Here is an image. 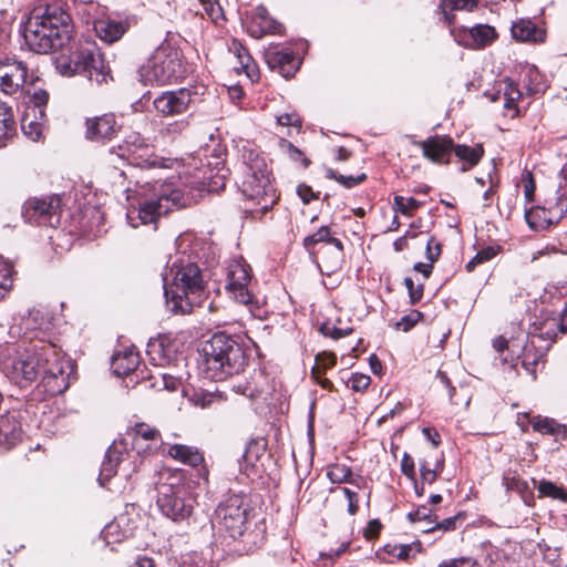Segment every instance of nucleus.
Here are the masks:
<instances>
[{
  "mask_svg": "<svg viewBox=\"0 0 567 567\" xmlns=\"http://www.w3.org/2000/svg\"><path fill=\"white\" fill-rule=\"evenodd\" d=\"M384 550L399 560H409L411 557H414L422 550V545L420 543H411L405 545H386Z\"/></svg>",
  "mask_w": 567,
  "mask_h": 567,
  "instance_id": "f704fd0d",
  "label": "nucleus"
},
{
  "mask_svg": "<svg viewBox=\"0 0 567 567\" xmlns=\"http://www.w3.org/2000/svg\"><path fill=\"white\" fill-rule=\"evenodd\" d=\"M207 378L221 381L244 369L246 357L241 344L225 333H215L203 347Z\"/></svg>",
  "mask_w": 567,
  "mask_h": 567,
  "instance_id": "423d86ee",
  "label": "nucleus"
},
{
  "mask_svg": "<svg viewBox=\"0 0 567 567\" xmlns=\"http://www.w3.org/2000/svg\"><path fill=\"white\" fill-rule=\"evenodd\" d=\"M439 567H477L476 561L471 557H460L442 561Z\"/></svg>",
  "mask_w": 567,
  "mask_h": 567,
  "instance_id": "13d9d810",
  "label": "nucleus"
},
{
  "mask_svg": "<svg viewBox=\"0 0 567 567\" xmlns=\"http://www.w3.org/2000/svg\"><path fill=\"white\" fill-rule=\"evenodd\" d=\"M122 453L117 450L116 445L111 446L102 463L99 481L102 486L115 475L116 468L120 465Z\"/></svg>",
  "mask_w": 567,
  "mask_h": 567,
  "instance_id": "cd10ccee",
  "label": "nucleus"
},
{
  "mask_svg": "<svg viewBox=\"0 0 567 567\" xmlns=\"http://www.w3.org/2000/svg\"><path fill=\"white\" fill-rule=\"evenodd\" d=\"M281 24L275 21L264 6H258L248 24V32L255 39H260L265 34L280 33Z\"/></svg>",
  "mask_w": 567,
  "mask_h": 567,
  "instance_id": "6ab92c4d",
  "label": "nucleus"
},
{
  "mask_svg": "<svg viewBox=\"0 0 567 567\" xmlns=\"http://www.w3.org/2000/svg\"><path fill=\"white\" fill-rule=\"evenodd\" d=\"M560 175H561L563 179L565 181V184L563 186L565 188L564 194L556 199L555 205H553L551 202L546 200V204L548 205V209L550 212L554 209L556 210L554 217L557 220L560 219L561 216L564 215V213L567 210V197H565V194L567 193V164L564 165V167L561 168Z\"/></svg>",
  "mask_w": 567,
  "mask_h": 567,
  "instance_id": "4c0bfd02",
  "label": "nucleus"
},
{
  "mask_svg": "<svg viewBox=\"0 0 567 567\" xmlns=\"http://www.w3.org/2000/svg\"><path fill=\"white\" fill-rule=\"evenodd\" d=\"M205 14L214 23H219L225 20L223 8L218 0H199Z\"/></svg>",
  "mask_w": 567,
  "mask_h": 567,
  "instance_id": "ea45409f",
  "label": "nucleus"
},
{
  "mask_svg": "<svg viewBox=\"0 0 567 567\" xmlns=\"http://www.w3.org/2000/svg\"><path fill=\"white\" fill-rule=\"evenodd\" d=\"M320 330L324 336L331 337L336 340L349 336L352 332L351 327L338 328L329 322L323 323Z\"/></svg>",
  "mask_w": 567,
  "mask_h": 567,
  "instance_id": "8fccbe9b",
  "label": "nucleus"
},
{
  "mask_svg": "<svg viewBox=\"0 0 567 567\" xmlns=\"http://www.w3.org/2000/svg\"><path fill=\"white\" fill-rule=\"evenodd\" d=\"M538 492L542 496L551 497L554 499H567V495L564 489L549 481H540L538 484Z\"/></svg>",
  "mask_w": 567,
  "mask_h": 567,
  "instance_id": "79ce46f5",
  "label": "nucleus"
},
{
  "mask_svg": "<svg viewBox=\"0 0 567 567\" xmlns=\"http://www.w3.org/2000/svg\"><path fill=\"white\" fill-rule=\"evenodd\" d=\"M477 4V0H449L452 10L472 11Z\"/></svg>",
  "mask_w": 567,
  "mask_h": 567,
  "instance_id": "69168bd1",
  "label": "nucleus"
},
{
  "mask_svg": "<svg viewBox=\"0 0 567 567\" xmlns=\"http://www.w3.org/2000/svg\"><path fill=\"white\" fill-rule=\"evenodd\" d=\"M231 50L234 51L239 65L243 69L248 70L250 66L251 58H250L249 53L247 52V50L239 42H237L235 40L233 41Z\"/></svg>",
  "mask_w": 567,
  "mask_h": 567,
  "instance_id": "603ef678",
  "label": "nucleus"
},
{
  "mask_svg": "<svg viewBox=\"0 0 567 567\" xmlns=\"http://www.w3.org/2000/svg\"><path fill=\"white\" fill-rule=\"evenodd\" d=\"M13 266L8 261L0 260V288L9 290L12 287Z\"/></svg>",
  "mask_w": 567,
  "mask_h": 567,
  "instance_id": "09e8293b",
  "label": "nucleus"
},
{
  "mask_svg": "<svg viewBox=\"0 0 567 567\" xmlns=\"http://www.w3.org/2000/svg\"><path fill=\"white\" fill-rule=\"evenodd\" d=\"M181 52L169 44H162L140 68V80L144 84L164 85L184 78Z\"/></svg>",
  "mask_w": 567,
  "mask_h": 567,
  "instance_id": "1a4fd4ad",
  "label": "nucleus"
},
{
  "mask_svg": "<svg viewBox=\"0 0 567 567\" xmlns=\"http://www.w3.org/2000/svg\"><path fill=\"white\" fill-rule=\"evenodd\" d=\"M183 205V193L173 188L171 184H162L151 196L141 198L136 207L127 210L126 217L134 228L140 225L155 224L157 219L167 214L173 207Z\"/></svg>",
  "mask_w": 567,
  "mask_h": 567,
  "instance_id": "6e6552de",
  "label": "nucleus"
},
{
  "mask_svg": "<svg viewBox=\"0 0 567 567\" xmlns=\"http://www.w3.org/2000/svg\"><path fill=\"white\" fill-rule=\"evenodd\" d=\"M401 472L411 481H415V465L413 458L406 452L401 460Z\"/></svg>",
  "mask_w": 567,
  "mask_h": 567,
  "instance_id": "4d7b16f0",
  "label": "nucleus"
},
{
  "mask_svg": "<svg viewBox=\"0 0 567 567\" xmlns=\"http://www.w3.org/2000/svg\"><path fill=\"white\" fill-rule=\"evenodd\" d=\"M250 507L240 495L233 494L223 501L215 512V525L236 539L247 529Z\"/></svg>",
  "mask_w": 567,
  "mask_h": 567,
  "instance_id": "9d476101",
  "label": "nucleus"
},
{
  "mask_svg": "<svg viewBox=\"0 0 567 567\" xmlns=\"http://www.w3.org/2000/svg\"><path fill=\"white\" fill-rule=\"evenodd\" d=\"M530 424L534 431L543 434L559 435L565 432V426L553 419L535 416L532 419Z\"/></svg>",
  "mask_w": 567,
  "mask_h": 567,
  "instance_id": "72a5a7b5",
  "label": "nucleus"
},
{
  "mask_svg": "<svg viewBox=\"0 0 567 567\" xmlns=\"http://www.w3.org/2000/svg\"><path fill=\"white\" fill-rule=\"evenodd\" d=\"M503 482L508 491H516L520 493L527 487L524 481L516 475H512L509 472L504 475Z\"/></svg>",
  "mask_w": 567,
  "mask_h": 567,
  "instance_id": "5fc2aeb1",
  "label": "nucleus"
},
{
  "mask_svg": "<svg viewBox=\"0 0 567 567\" xmlns=\"http://www.w3.org/2000/svg\"><path fill=\"white\" fill-rule=\"evenodd\" d=\"M193 101L194 94L189 89L184 87L163 92L153 101V105L159 114L173 116L184 113Z\"/></svg>",
  "mask_w": 567,
  "mask_h": 567,
  "instance_id": "2eb2a0df",
  "label": "nucleus"
},
{
  "mask_svg": "<svg viewBox=\"0 0 567 567\" xmlns=\"http://www.w3.org/2000/svg\"><path fill=\"white\" fill-rule=\"evenodd\" d=\"M165 481L157 485V505L161 512L173 520L187 518L194 508L190 486L181 473L167 472Z\"/></svg>",
  "mask_w": 567,
  "mask_h": 567,
  "instance_id": "0eeeda50",
  "label": "nucleus"
},
{
  "mask_svg": "<svg viewBox=\"0 0 567 567\" xmlns=\"http://www.w3.org/2000/svg\"><path fill=\"white\" fill-rule=\"evenodd\" d=\"M280 147L284 152H286L293 161L302 159L305 165H308V161L302 158V153L299 148H297L292 143L281 140Z\"/></svg>",
  "mask_w": 567,
  "mask_h": 567,
  "instance_id": "bf43d9fd",
  "label": "nucleus"
},
{
  "mask_svg": "<svg viewBox=\"0 0 567 567\" xmlns=\"http://www.w3.org/2000/svg\"><path fill=\"white\" fill-rule=\"evenodd\" d=\"M168 455L176 461L189 466H197L203 462V455L193 446L174 444L168 447Z\"/></svg>",
  "mask_w": 567,
  "mask_h": 567,
  "instance_id": "a878e982",
  "label": "nucleus"
},
{
  "mask_svg": "<svg viewBox=\"0 0 567 567\" xmlns=\"http://www.w3.org/2000/svg\"><path fill=\"white\" fill-rule=\"evenodd\" d=\"M425 158L435 164L449 163L453 151V140L444 135H435L415 143Z\"/></svg>",
  "mask_w": 567,
  "mask_h": 567,
  "instance_id": "dca6fc26",
  "label": "nucleus"
},
{
  "mask_svg": "<svg viewBox=\"0 0 567 567\" xmlns=\"http://www.w3.org/2000/svg\"><path fill=\"white\" fill-rule=\"evenodd\" d=\"M16 131L13 112L10 106L0 101V147L6 145Z\"/></svg>",
  "mask_w": 567,
  "mask_h": 567,
  "instance_id": "2f4dec72",
  "label": "nucleus"
},
{
  "mask_svg": "<svg viewBox=\"0 0 567 567\" xmlns=\"http://www.w3.org/2000/svg\"><path fill=\"white\" fill-rule=\"evenodd\" d=\"M341 492L348 501V513L354 515L358 512V494L348 487H342Z\"/></svg>",
  "mask_w": 567,
  "mask_h": 567,
  "instance_id": "680f3d73",
  "label": "nucleus"
},
{
  "mask_svg": "<svg viewBox=\"0 0 567 567\" xmlns=\"http://www.w3.org/2000/svg\"><path fill=\"white\" fill-rule=\"evenodd\" d=\"M55 69L64 76L84 75L96 83L106 82L110 76L100 49L91 40H81L68 53L60 54L55 59Z\"/></svg>",
  "mask_w": 567,
  "mask_h": 567,
  "instance_id": "39448f33",
  "label": "nucleus"
},
{
  "mask_svg": "<svg viewBox=\"0 0 567 567\" xmlns=\"http://www.w3.org/2000/svg\"><path fill=\"white\" fill-rule=\"evenodd\" d=\"M371 383V379L367 374L354 373L349 380V384L353 391L360 392L368 389Z\"/></svg>",
  "mask_w": 567,
  "mask_h": 567,
  "instance_id": "864d4df0",
  "label": "nucleus"
},
{
  "mask_svg": "<svg viewBox=\"0 0 567 567\" xmlns=\"http://www.w3.org/2000/svg\"><path fill=\"white\" fill-rule=\"evenodd\" d=\"M326 175L328 178L337 181L339 184L343 185L347 188H351L358 184H361L367 178V175L364 173H361L357 176H352V175L346 176V175L337 173L336 171H333L331 168L327 169Z\"/></svg>",
  "mask_w": 567,
  "mask_h": 567,
  "instance_id": "58836bf2",
  "label": "nucleus"
},
{
  "mask_svg": "<svg viewBox=\"0 0 567 567\" xmlns=\"http://www.w3.org/2000/svg\"><path fill=\"white\" fill-rule=\"evenodd\" d=\"M494 247H486L480 251L466 264L467 271H473L477 265L486 262L496 256Z\"/></svg>",
  "mask_w": 567,
  "mask_h": 567,
  "instance_id": "a18cd8bd",
  "label": "nucleus"
},
{
  "mask_svg": "<svg viewBox=\"0 0 567 567\" xmlns=\"http://www.w3.org/2000/svg\"><path fill=\"white\" fill-rule=\"evenodd\" d=\"M21 128L31 141L37 142L42 136L43 125L37 121L30 120L29 114L21 121Z\"/></svg>",
  "mask_w": 567,
  "mask_h": 567,
  "instance_id": "a19ab883",
  "label": "nucleus"
},
{
  "mask_svg": "<svg viewBox=\"0 0 567 567\" xmlns=\"http://www.w3.org/2000/svg\"><path fill=\"white\" fill-rule=\"evenodd\" d=\"M133 430L137 436H140L146 441H159L161 440L159 431L146 423H136Z\"/></svg>",
  "mask_w": 567,
  "mask_h": 567,
  "instance_id": "49530a36",
  "label": "nucleus"
},
{
  "mask_svg": "<svg viewBox=\"0 0 567 567\" xmlns=\"http://www.w3.org/2000/svg\"><path fill=\"white\" fill-rule=\"evenodd\" d=\"M422 319L420 311L413 310L396 322V329L408 332Z\"/></svg>",
  "mask_w": 567,
  "mask_h": 567,
  "instance_id": "3c124183",
  "label": "nucleus"
},
{
  "mask_svg": "<svg viewBox=\"0 0 567 567\" xmlns=\"http://www.w3.org/2000/svg\"><path fill=\"white\" fill-rule=\"evenodd\" d=\"M444 460L435 458L434 463L431 464L427 460L420 461V474L423 482L432 484L436 481L439 474L443 471Z\"/></svg>",
  "mask_w": 567,
  "mask_h": 567,
  "instance_id": "c9c22d12",
  "label": "nucleus"
},
{
  "mask_svg": "<svg viewBox=\"0 0 567 567\" xmlns=\"http://www.w3.org/2000/svg\"><path fill=\"white\" fill-rule=\"evenodd\" d=\"M59 202L56 197L29 199L23 208L24 216L30 223L42 224L49 219V224H52L51 219L56 214Z\"/></svg>",
  "mask_w": 567,
  "mask_h": 567,
  "instance_id": "a211bd4d",
  "label": "nucleus"
},
{
  "mask_svg": "<svg viewBox=\"0 0 567 567\" xmlns=\"http://www.w3.org/2000/svg\"><path fill=\"white\" fill-rule=\"evenodd\" d=\"M29 78V69L23 61L11 58L0 61V91L4 94L22 91Z\"/></svg>",
  "mask_w": 567,
  "mask_h": 567,
  "instance_id": "ddd939ff",
  "label": "nucleus"
},
{
  "mask_svg": "<svg viewBox=\"0 0 567 567\" xmlns=\"http://www.w3.org/2000/svg\"><path fill=\"white\" fill-rule=\"evenodd\" d=\"M498 93L503 94L505 101L504 107L507 110L516 111V103L522 96L517 84L511 79L506 78L499 82Z\"/></svg>",
  "mask_w": 567,
  "mask_h": 567,
  "instance_id": "473e14b6",
  "label": "nucleus"
},
{
  "mask_svg": "<svg viewBox=\"0 0 567 567\" xmlns=\"http://www.w3.org/2000/svg\"><path fill=\"white\" fill-rule=\"evenodd\" d=\"M21 424L16 413L0 415V445L7 449L13 446L21 437Z\"/></svg>",
  "mask_w": 567,
  "mask_h": 567,
  "instance_id": "4be33fe9",
  "label": "nucleus"
},
{
  "mask_svg": "<svg viewBox=\"0 0 567 567\" xmlns=\"http://www.w3.org/2000/svg\"><path fill=\"white\" fill-rule=\"evenodd\" d=\"M93 28L96 35L107 43L118 41L126 32V24L111 19H94Z\"/></svg>",
  "mask_w": 567,
  "mask_h": 567,
  "instance_id": "5701e85b",
  "label": "nucleus"
},
{
  "mask_svg": "<svg viewBox=\"0 0 567 567\" xmlns=\"http://www.w3.org/2000/svg\"><path fill=\"white\" fill-rule=\"evenodd\" d=\"M317 256L316 261H319L322 271L329 274L336 272L341 268L343 262V245L340 240H331V246H322Z\"/></svg>",
  "mask_w": 567,
  "mask_h": 567,
  "instance_id": "aec40b11",
  "label": "nucleus"
},
{
  "mask_svg": "<svg viewBox=\"0 0 567 567\" xmlns=\"http://www.w3.org/2000/svg\"><path fill=\"white\" fill-rule=\"evenodd\" d=\"M31 101L34 104L32 112L35 114L37 112L40 116H43L44 110L43 107L47 105L49 101V94L45 90L37 89L31 93Z\"/></svg>",
  "mask_w": 567,
  "mask_h": 567,
  "instance_id": "de8ad7c7",
  "label": "nucleus"
},
{
  "mask_svg": "<svg viewBox=\"0 0 567 567\" xmlns=\"http://www.w3.org/2000/svg\"><path fill=\"white\" fill-rule=\"evenodd\" d=\"M546 214L545 209L544 208H537V209H526L525 210V219L528 224V226L534 229V230H537L538 228L542 227V225L536 221L535 217H540L539 214Z\"/></svg>",
  "mask_w": 567,
  "mask_h": 567,
  "instance_id": "0e129e2a",
  "label": "nucleus"
},
{
  "mask_svg": "<svg viewBox=\"0 0 567 567\" xmlns=\"http://www.w3.org/2000/svg\"><path fill=\"white\" fill-rule=\"evenodd\" d=\"M404 285L409 291L410 300L412 303H415L421 300L423 297V285H414L413 280L409 277L404 279Z\"/></svg>",
  "mask_w": 567,
  "mask_h": 567,
  "instance_id": "6e6d98bb",
  "label": "nucleus"
},
{
  "mask_svg": "<svg viewBox=\"0 0 567 567\" xmlns=\"http://www.w3.org/2000/svg\"><path fill=\"white\" fill-rule=\"evenodd\" d=\"M327 475L332 483L349 482L351 470L342 464H333L329 467Z\"/></svg>",
  "mask_w": 567,
  "mask_h": 567,
  "instance_id": "37998d69",
  "label": "nucleus"
},
{
  "mask_svg": "<svg viewBox=\"0 0 567 567\" xmlns=\"http://www.w3.org/2000/svg\"><path fill=\"white\" fill-rule=\"evenodd\" d=\"M277 123L282 126L299 127L301 125L300 117L296 113H284V114L278 115Z\"/></svg>",
  "mask_w": 567,
  "mask_h": 567,
  "instance_id": "e2e57ef3",
  "label": "nucleus"
},
{
  "mask_svg": "<svg viewBox=\"0 0 567 567\" xmlns=\"http://www.w3.org/2000/svg\"><path fill=\"white\" fill-rule=\"evenodd\" d=\"M116 155L141 168H169L174 164L173 159L154 154L152 147L136 132H132L125 137L123 144L118 145Z\"/></svg>",
  "mask_w": 567,
  "mask_h": 567,
  "instance_id": "9b49d317",
  "label": "nucleus"
},
{
  "mask_svg": "<svg viewBox=\"0 0 567 567\" xmlns=\"http://www.w3.org/2000/svg\"><path fill=\"white\" fill-rule=\"evenodd\" d=\"M512 35L514 39L523 42H543L545 32L538 29L530 20H519L512 27Z\"/></svg>",
  "mask_w": 567,
  "mask_h": 567,
  "instance_id": "393cba45",
  "label": "nucleus"
},
{
  "mask_svg": "<svg viewBox=\"0 0 567 567\" xmlns=\"http://www.w3.org/2000/svg\"><path fill=\"white\" fill-rule=\"evenodd\" d=\"M331 240H339L331 236L330 228L328 226L320 227L316 233L305 237L303 247L307 251L317 259L316 246L319 244H323V246H331Z\"/></svg>",
  "mask_w": 567,
  "mask_h": 567,
  "instance_id": "c85d7f7f",
  "label": "nucleus"
},
{
  "mask_svg": "<svg viewBox=\"0 0 567 567\" xmlns=\"http://www.w3.org/2000/svg\"><path fill=\"white\" fill-rule=\"evenodd\" d=\"M244 176L241 192L254 202L255 214H265L277 200L276 189L271 183V173L266 159L252 148H243Z\"/></svg>",
  "mask_w": 567,
  "mask_h": 567,
  "instance_id": "20e7f679",
  "label": "nucleus"
},
{
  "mask_svg": "<svg viewBox=\"0 0 567 567\" xmlns=\"http://www.w3.org/2000/svg\"><path fill=\"white\" fill-rule=\"evenodd\" d=\"M453 151L456 157L464 163L462 171H466L478 164L484 154V148L481 144L474 146L453 144Z\"/></svg>",
  "mask_w": 567,
  "mask_h": 567,
  "instance_id": "bb28decb",
  "label": "nucleus"
},
{
  "mask_svg": "<svg viewBox=\"0 0 567 567\" xmlns=\"http://www.w3.org/2000/svg\"><path fill=\"white\" fill-rule=\"evenodd\" d=\"M189 402L198 406L200 409H208L215 404H219L224 401L223 394L216 391H208L204 389L194 390L192 394L188 395Z\"/></svg>",
  "mask_w": 567,
  "mask_h": 567,
  "instance_id": "7c9ffc66",
  "label": "nucleus"
},
{
  "mask_svg": "<svg viewBox=\"0 0 567 567\" xmlns=\"http://www.w3.org/2000/svg\"><path fill=\"white\" fill-rule=\"evenodd\" d=\"M266 61L271 69H277L285 78L292 75L297 69V59L288 49L268 51Z\"/></svg>",
  "mask_w": 567,
  "mask_h": 567,
  "instance_id": "412c9836",
  "label": "nucleus"
},
{
  "mask_svg": "<svg viewBox=\"0 0 567 567\" xmlns=\"http://www.w3.org/2000/svg\"><path fill=\"white\" fill-rule=\"evenodd\" d=\"M451 34L457 44L472 50L488 47L498 37L495 28L489 24H476L472 28L453 27Z\"/></svg>",
  "mask_w": 567,
  "mask_h": 567,
  "instance_id": "4468645a",
  "label": "nucleus"
},
{
  "mask_svg": "<svg viewBox=\"0 0 567 567\" xmlns=\"http://www.w3.org/2000/svg\"><path fill=\"white\" fill-rule=\"evenodd\" d=\"M337 363V357L333 353L322 352L316 355V365L311 370V374L316 375L318 372H324L327 369Z\"/></svg>",
  "mask_w": 567,
  "mask_h": 567,
  "instance_id": "c03bdc74",
  "label": "nucleus"
},
{
  "mask_svg": "<svg viewBox=\"0 0 567 567\" xmlns=\"http://www.w3.org/2000/svg\"><path fill=\"white\" fill-rule=\"evenodd\" d=\"M51 316L48 311L33 308L29 311L27 318L23 319L25 330L48 331L52 327Z\"/></svg>",
  "mask_w": 567,
  "mask_h": 567,
  "instance_id": "c756f323",
  "label": "nucleus"
},
{
  "mask_svg": "<svg viewBox=\"0 0 567 567\" xmlns=\"http://www.w3.org/2000/svg\"><path fill=\"white\" fill-rule=\"evenodd\" d=\"M204 292L199 267L189 261H174L164 277L166 307L173 313H189Z\"/></svg>",
  "mask_w": 567,
  "mask_h": 567,
  "instance_id": "7ed1b4c3",
  "label": "nucleus"
},
{
  "mask_svg": "<svg viewBox=\"0 0 567 567\" xmlns=\"http://www.w3.org/2000/svg\"><path fill=\"white\" fill-rule=\"evenodd\" d=\"M0 365L6 377L21 388L40 378L50 395L63 393L74 372L73 362L52 343L31 348L8 344L0 352Z\"/></svg>",
  "mask_w": 567,
  "mask_h": 567,
  "instance_id": "f257e3e1",
  "label": "nucleus"
},
{
  "mask_svg": "<svg viewBox=\"0 0 567 567\" xmlns=\"http://www.w3.org/2000/svg\"><path fill=\"white\" fill-rule=\"evenodd\" d=\"M431 517H432V513L425 506H421L415 512H412V513L408 514V518L411 522H421L423 519H430L431 520Z\"/></svg>",
  "mask_w": 567,
  "mask_h": 567,
  "instance_id": "774afa93",
  "label": "nucleus"
},
{
  "mask_svg": "<svg viewBox=\"0 0 567 567\" xmlns=\"http://www.w3.org/2000/svg\"><path fill=\"white\" fill-rule=\"evenodd\" d=\"M457 520H458V516L457 515L456 516H452V517L443 519L440 523H436L433 526L427 527L426 529H424V532H434L436 529L444 530V532H446V530H454L456 528Z\"/></svg>",
  "mask_w": 567,
  "mask_h": 567,
  "instance_id": "052dcab7",
  "label": "nucleus"
},
{
  "mask_svg": "<svg viewBox=\"0 0 567 567\" xmlns=\"http://www.w3.org/2000/svg\"><path fill=\"white\" fill-rule=\"evenodd\" d=\"M138 364L140 355L132 348L117 352L112 357V369L118 377L127 375L134 371Z\"/></svg>",
  "mask_w": 567,
  "mask_h": 567,
  "instance_id": "b1692460",
  "label": "nucleus"
},
{
  "mask_svg": "<svg viewBox=\"0 0 567 567\" xmlns=\"http://www.w3.org/2000/svg\"><path fill=\"white\" fill-rule=\"evenodd\" d=\"M421 205V202L414 197L395 195L393 198V209L404 216H412V214L417 210Z\"/></svg>",
  "mask_w": 567,
  "mask_h": 567,
  "instance_id": "e433bc0d",
  "label": "nucleus"
},
{
  "mask_svg": "<svg viewBox=\"0 0 567 567\" xmlns=\"http://www.w3.org/2000/svg\"><path fill=\"white\" fill-rule=\"evenodd\" d=\"M441 254V246L436 244L433 238H430L426 244V258L429 261L434 262Z\"/></svg>",
  "mask_w": 567,
  "mask_h": 567,
  "instance_id": "338daca9",
  "label": "nucleus"
},
{
  "mask_svg": "<svg viewBox=\"0 0 567 567\" xmlns=\"http://www.w3.org/2000/svg\"><path fill=\"white\" fill-rule=\"evenodd\" d=\"M71 17L56 4L33 10L28 19L23 38L30 50L47 54L62 48L71 39Z\"/></svg>",
  "mask_w": 567,
  "mask_h": 567,
  "instance_id": "f03ea898",
  "label": "nucleus"
},
{
  "mask_svg": "<svg viewBox=\"0 0 567 567\" xmlns=\"http://www.w3.org/2000/svg\"><path fill=\"white\" fill-rule=\"evenodd\" d=\"M250 268L240 260H233L227 266L226 290L231 299L245 305L252 317H259V303L248 289Z\"/></svg>",
  "mask_w": 567,
  "mask_h": 567,
  "instance_id": "f8f14e48",
  "label": "nucleus"
},
{
  "mask_svg": "<svg viewBox=\"0 0 567 567\" xmlns=\"http://www.w3.org/2000/svg\"><path fill=\"white\" fill-rule=\"evenodd\" d=\"M85 125V137L95 142L111 140L120 128L115 115L111 113L87 118Z\"/></svg>",
  "mask_w": 567,
  "mask_h": 567,
  "instance_id": "f3484780",
  "label": "nucleus"
}]
</instances>
